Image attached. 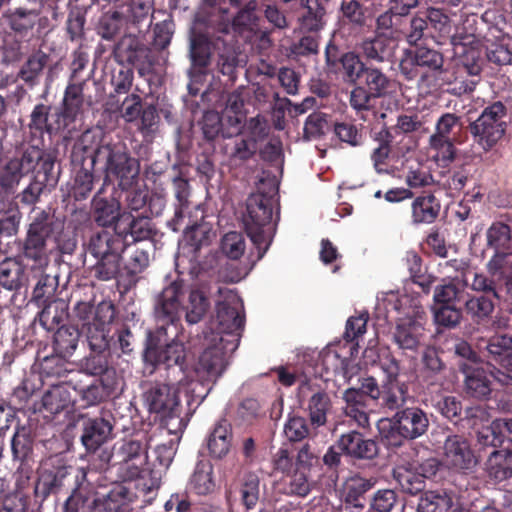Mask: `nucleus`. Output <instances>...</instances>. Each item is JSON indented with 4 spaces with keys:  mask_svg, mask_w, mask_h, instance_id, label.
<instances>
[{
    "mask_svg": "<svg viewBox=\"0 0 512 512\" xmlns=\"http://www.w3.org/2000/svg\"><path fill=\"white\" fill-rule=\"evenodd\" d=\"M202 384L197 381L180 383L178 387L167 384H154L143 394V402L150 413H154L161 421L163 427L169 434L175 435L179 440L187 422L181 416V406L179 402V392L185 389L191 393L192 399L202 401L206 394L197 393V389Z\"/></svg>",
    "mask_w": 512,
    "mask_h": 512,
    "instance_id": "obj_1",
    "label": "nucleus"
},
{
    "mask_svg": "<svg viewBox=\"0 0 512 512\" xmlns=\"http://www.w3.org/2000/svg\"><path fill=\"white\" fill-rule=\"evenodd\" d=\"M378 302L382 303L388 313L404 309L403 315L396 320L393 339L401 350L416 351L425 337L422 307L417 304L406 307L409 302L408 297H399L393 291L382 293L381 297L378 296Z\"/></svg>",
    "mask_w": 512,
    "mask_h": 512,
    "instance_id": "obj_2",
    "label": "nucleus"
},
{
    "mask_svg": "<svg viewBox=\"0 0 512 512\" xmlns=\"http://www.w3.org/2000/svg\"><path fill=\"white\" fill-rule=\"evenodd\" d=\"M56 248L53 240V223L43 210H34L24 244V259L27 266L37 272H45L50 263V255Z\"/></svg>",
    "mask_w": 512,
    "mask_h": 512,
    "instance_id": "obj_3",
    "label": "nucleus"
},
{
    "mask_svg": "<svg viewBox=\"0 0 512 512\" xmlns=\"http://www.w3.org/2000/svg\"><path fill=\"white\" fill-rule=\"evenodd\" d=\"M273 200L262 193L251 194L246 203V212L242 221L247 235L253 244L262 250L261 256L267 250L274 234L272 222Z\"/></svg>",
    "mask_w": 512,
    "mask_h": 512,
    "instance_id": "obj_4",
    "label": "nucleus"
},
{
    "mask_svg": "<svg viewBox=\"0 0 512 512\" xmlns=\"http://www.w3.org/2000/svg\"><path fill=\"white\" fill-rule=\"evenodd\" d=\"M429 420L425 412L416 407L398 411L393 420L381 419L378 430L390 446H399L403 439L413 440L428 429Z\"/></svg>",
    "mask_w": 512,
    "mask_h": 512,
    "instance_id": "obj_5",
    "label": "nucleus"
},
{
    "mask_svg": "<svg viewBox=\"0 0 512 512\" xmlns=\"http://www.w3.org/2000/svg\"><path fill=\"white\" fill-rule=\"evenodd\" d=\"M224 294V301L216 305V318L210 323V331L225 341L228 349H236L239 342V331L243 326L241 315L242 303L238 296L230 290L218 289Z\"/></svg>",
    "mask_w": 512,
    "mask_h": 512,
    "instance_id": "obj_6",
    "label": "nucleus"
},
{
    "mask_svg": "<svg viewBox=\"0 0 512 512\" xmlns=\"http://www.w3.org/2000/svg\"><path fill=\"white\" fill-rule=\"evenodd\" d=\"M114 316V306L108 301H102L96 307L90 302H78L72 311V319L82 325L92 348L106 344L105 327Z\"/></svg>",
    "mask_w": 512,
    "mask_h": 512,
    "instance_id": "obj_7",
    "label": "nucleus"
},
{
    "mask_svg": "<svg viewBox=\"0 0 512 512\" xmlns=\"http://www.w3.org/2000/svg\"><path fill=\"white\" fill-rule=\"evenodd\" d=\"M506 108L501 102L486 107L481 115L470 125L475 142L485 151L494 147L504 136L506 130Z\"/></svg>",
    "mask_w": 512,
    "mask_h": 512,
    "instance_id": "obj_8",
    "label": "nucleus"
},
{
    "mask_svg": "<svg viewBox=\"0 0 512 512\" xmlns=\"http://www.w3.org/2000/svg\"><path fill=\"white\" fill-rule=\"evenodd\" d=\"M202 345L203 351L199 356L196 372L206 380L215 381L225 371L228 356L235 349H228L225 341L218 339L214 331L204 333Z\"/></svg>",
    "mask_w": 512,
    "mask_h": 512,
    "instance_id": "obj_9",
    "label": "nucleus"
},
{
    "mask_svg": "<svg viewBox=\"0 0 512 512\" xmlns=\"http://www.w3.org/2000/svg\"><path fill=\"white\" fill-rule=\"evenodd\" d=\"M98 155L105 156L107 173L119 180V186L122 189L126 190L134 185L140 171L139 162L136 159L131 158L124 150L115 149L109 145L99 149Z\"/></svg>",
    "mask_w": 512,
    "mask_h": 512,
    "instance_id": "obj_10",
    "label": "nucleus"
},
{
    "mask_svg": "<svg viewBox=\"0 0 512 512\" xmlns=\"http://www.w3.org/2000/svg\"><path fill=\"white\" fill-rule=\"evenodd\" d=\"M441 462L451 471L467 473L476 467L478 461L465 437L451 435L444 441Z\"/></svg>",
    "mask_w": 512,
    "mask_h": 512,
    "instance_id": "obj_11",
    "label": "nucleus"
},
{
    "mask_svg": "<svg viewBox=\"0 0 512 512\" xmlns=\"http://www.w3.org/2000/svg\"><path fill=\"white\" fill-rule=\"evenodd\" d=\"M149 7L140 4L138 6H126V12L118 9L104 13L100 18V26L104 32H119L121 29H137L143 32L142 25L150 28Z\"/></svg>",
    "mask_w": 512,
    "mask_h": 512,
    "instance_id": "obj_12",
    "label": "nucleus"
},
{
    "mask_svg": "<svg viewBox=\"0 0 512 512\" xmlns=\"http://www.w3.org/2000/svg\"><path fill=\"white\" fill-rule=\"evenodd\" d=\"M186 293L181 282H172L158 295L155 303V316L159 322L174 324L183 311Z\"/></svg>",
    "mask_w": 512,
    "mask_h": 512,
    "instance_id": "obj_13",
    "label": "nucleus"
},
{
    "mask_svg": "<svg viewBox=\"0 0 512 512\" xmlns=\"http://www.w3.org/2000/svg\"><path fill=\"white\" fill-rule=\"evenodd\" d=\"M114 458L129 479L138 477L147 464L146 447L139 441L123 442L114 452Z\"/></svg>",
    "mask_w": 512,
    "mask_h": 512,
    "instance_id": "obj_14",
    "label": "nucleus"
},
{
    "mask_svg": "<svg viewBox=\"0 0 512 512\" xmlns=\"http://www.w3.org/2000/svg\"><path fill=\"white\" fill-rule=\"evenodd\" d=\"M40 158L38 151H27L21 158L11 159L0 171V186L8 192H12L20 183V180L33 171Z\"/></svg>",
    "mask_w": 512,
    "mask_h": 512,
    "instance_id": "obj_15",
    "label": "nucleus"
},
{
    "mask_svg": "<svg viewBox=\"0 0 512 512\" xmlns=\"http://www.w3.org/2000/svg\"><path fill=\"white\" fill-rule=\"evenodd\" d=\"M94 207L95 219L99 225L106 227L113 225L116 221H119L127 225V227L123 229L122 233H129L132 236L136 233V226L141 221L136 220L131 214H120V204L115 199H95Z\"/></svg>",
    "mask_w": 512,
    "mask_h": 512,
    "instance_id": "obj_16",
    "label": "nucleus"
},
{
    "mask_svg": "<svg viewBox=\"0 0 512 512\" xmlns=\"http://www.w3.org/2000/svg\"><path fill=\"white\" fill-rule=\"evenodd\" d=\"M229 21L227 9L200 4L193 16L190 32H229Z\"/></svg>",
    "mask_w": 512,
    "mask_h": 512,
    "instance_id": "obj_17",
    "label": "nucleus"
},
{
    "mask_svg": "<svg viewBox=\"0 0 512 512\" xmlns=\"http://www.w3.org/2000/svg\"><path fill=\"white\" fill-rule=\"evenodd\" d=\"M73 392H75V388L68 384L51 387L42 396L40 411L46 413L45 417L68 411L75 401Z\"/></svg>",
    "mask_w": 512,
    "mask_h": 512,
    "instance_id": "obj_18",
    "label": "nucleus"
},
{
    "mask_svg": "<svg viewBox=\"0 0 512 512\" xmlns=\"http://www.w3.org/2000/svg\"><path fill=\"white\" fill-rule=\"evenodd\" d=\"M144 357L146 361L155 364H165L167 367H171L182 364L186 357V351L183 342L177 339L165 346H153L150 343Z\"/></svg>",
    "mask_w": 512,
    "mask_h": 512,
    "instance_id": "obj_19",
    "label": "nucleus"
},
{
    "mask_svg": "<svg viewBox=\"0 0 512 512\" xmlns=\"http://www.w3.org/2000/svg\"><path fill=\"white\" fill-rule=\"evenodd\" d=\"M89 250L96 258H99L102 261V267L108 265L103 279H110L117 273L118 256L114 252L111 236L107 232H102L92 237L89 244Z\"/></svg>",
    "mask_w": 512,
    "mask_h": 512,
    "instance_id": "obj_20",
    "label": "nucleus"
},
{
    "mask_svg": "<svg viewBox=\"0 0 512 512\" xmlns=\"http://www.w3.org/2000/svg\"><path fill=\"white\" fill-rule=\"evenodd\" d=\"M300 6V32H320L325 28L327 14L320 0H300Z\"/></svg>",
    "mask_w": 512,
    "mask_h": 512,
    "instance_id": "obj_21",
    "label": "nucleus"
},
{
    "mask_svg": "<svg viewBox=\"0 0 512 512\" xmlns=\"http://www.w3.org/2000/svg\"><path fill=\"white\" fill-rule=\"evenodd\" d=\"M338 448L343 453L357 457L370 459L377 454V445L373 440L364 439L358 432H349L341 436Z\"/></svg>",
    "mask_w": 512,
    "mask_h": 512,
    "instance_id": "obj_22",
    "label": "nucleus"
},
{
    "mask_svg": "<svg viewBox=\"0 0 512 512\" xmlns=\"http://www.w3.org/2000/svg\"><path fill=\"white\" fill-rule=\"evenodd\" d=\"M112 426L103 418L87 419L83 424L81 441L87 450H96L111 436Z\"/></svg>",
    "mask_w": 512,
    "mask_h": 512,
    "instance_id": "obj_23",
    "label": "nucleus"
},
{
    "mask_svg": "<svg viewBox=\"0 0 512 512\" xmlns=\"http://www.w3.org/2000/svg\"><path fill=\"white\" fill-rule=\"evenodd\" d=\"M210 307L208 299V290L206 286L192 288L184 301L183 311L185 319L189 324L198 323L206 314Z\"/></svg>",
    "mask_w": 512,
    "mask_h": 512,
    "instance_id": "obj_24",
    "label": "nucleus"
},
{
    "mask_svg": "<svg viewBox=\"0 0 512 512\" xmlns=\"http://www.w3.org/2000/svg\"><path fill=\"white\" fill-rule=\"evenodd\" d=\"M450 19L441 9L428 8L419 11L411 20L412 32H424V30H435L442 32L449 27Z\"/></svg>",
    "mask_w": 512,
    "mask_h": 512,
    "instance_id": "obj_25",
    "label": "nucleus"
},
{
    "mask_svg": "<svg viewBox=\"0 0 512 512\" xmlns=\"http://www.w3.org/2000/svg\"><path fill=\"white\" fill-rule=\"evenodd\" d=\"M485 471L496 482L512 477V452L506 449L494 450L485 462Z\"/></svg>",
    "mask_w": 512,
    "mask_h": 512,
    "instance_id": "obj_26",
    "label": "nucleus"
},
{
    "mask_svg": "<svg viewBox=\"0 0 512 512\" xmlns=\"http://www.w3.org/2000/svg\"><path fill=\"white\" fill-rule=\"evenodd\" d=\"M188 487L197 495H208L215 491L216 481L213 465L206 460L197 462L190 477Z\"/></svg>",
    "mask_w": 512,
    "mask_h": 512,
    "instance_id": "obj_27",
    "label": "nucleus"
},
{
    "mask_svg": "<svg viewBox=\"0 0 512 512\" xmlns=\"http://www.w3.org/2000/svg\"><path fill=\"white\" fill-rule=\"evenodd\" d=\"M459 367L466 376V390L470 395L476 398H484L489 395L490 379L483 369L472 367L466 362H460Z\"/></svg>",
    "mask_w": 512,
    "mask_h": 512,
    "instance_id": "obj_28",
    "label": "nucleus"
},
{
    "mask_svg": "<svg viewBox=\"0 0 512 512\" xmlns=\"http://www.w3.org/2000/svg\"><path fill=\"white\" fill-rule=\"evenodd\" d=\"M4 17L7 19L8 24L14 32H27L32 29L36 23L39 28H44L48 22L46 17H40L39 13L35 10H27L24 8H17L15 10H8Z\"/></svg>",
    "mask_w": 512,
    "mask_h": 512,
    "instance_id": "obj_29",
    "label": "nucleus"
},
{
    "mask_svg": "<svg viewBox=\"0 0 512 512\" xmlns=\"http://www.w3.org/2000/svg\"><path fill=\"white\" fill-rule=\"evenodd\" d=\"M374 484L371 479H365L359 475L347 478L342 487V497L345 503L353 507H363L364 495Z\"/></svg>",
    "mask_w": 512,
    "mask_h": 512,
    "instance_id": "obj_30",
    "label": "nucleus"
},
{
    "mask_svg": "<svg viewBox=\"0 0 512 512\" xmlns=\"http://www.w3.org/2000/svg\"><path fill=\"white\" fill-rule=\"evenodd\" d=\"M393 475L399 486L406 493L414 494L421 491L424 481L418 473L416 463H403L394 468Z\"/></svg>",
    "mask_w": 512,
    "mask_h": 512,
    "instance_id": "obj_31",
    "label": "nucleus"
},
{
    "mask_svg": "<svg viewBox=\"0 0 512 512\" xmlns=\"http://www.w3.org/2000/svg\"><path fill=\"white\" fill-rule=\"evenodd\" d=\"M232 434L226 421L219 422L208 438V449L215 458L226 456L231 447Z\"/></svg>",
    "mask_w": 512,
    "mask_h": 512,
    "instance_id": "obj_32",
    "label": "nucleus"
},
{
    "mask_svg": "<svg viewBox=\"0 0 512 512\" xmlns=\"http://www.w3.org/2000/svg\"><path fill=\"white\" fill-rule=\"evenodd\" d=\"M486 350L496 363L508 369L512 368V337L494 336L488 341Z\"/></svg>",
    "mask_w": 512,
    "mask_h": 512,
    "instance_id": "obj_33",
    "label": "nucleus"
},
{
    "mask_svg": "<svg viewBox=\"0 0 512 512\" xmlns=\"http://www.w3.org/2000/svg\"><path fill=\"white\" fill-rule=\"evenodd\" d=\"M453 505V497L446 491H428L418 500V512H448Z\"/></svg>",
    "mask_w": 512,
    "mask_h": 512,
    "instance_id": "obj_34",
    "label": "nucleus"
},
{
    "mask_svg": "<svg viewBox=\"0 0 512 512\" xmlns=\"http://www.w3.org/2000/svg\"><path fill=\"white\" fill-rule=\"evenodd\" d=\"M80 332L74 326H61L54 334V350L63 358L70 357L77 348Z\"/></svg>",
    "mask_w": 512,
    "mask_h": 512,
    "instance_id": "obj_35",
    "label": "nucleus"
},
{
    "mask_svg": "<svg viewBox=\"0 0 512 512\" xmlns=\"http://www.w3.org/2000/svg\"><path fill=\"white\" fill-rule=\"evenodd\" d=\"M428 151L431 158L440 166H447L456 155V149L452 138H441L431 135Z\"/></svg>",
    "mask_w": 512,
    "mask_h": 512,
    "instance_id": "obj_36",
    "label": "nucleus"
},
{
    "mask_svg": "<svg viewBox=\"0 0 512 512\" xmlns=\"http://www.w3.org/2000/svg\"><path fill=\"white\" fill-rule=\"evenodd\" d=\"M438 212L439 204L433 195L418 197L412 204L413 219L416 223H431Z\"/></svg>",
    "mask_w": 512,
    "mask_h": 512,
    "instance_id": "obj_37",
    "label": "nucleus"
},
{
    "mask_svg": "<svg viewBox=\"0 0 512 512\" xmlns=\"http://www.w3.org/2000/svg\"><path fill=\"white\" fill-rule=\"evenodd\" d=\"M259 20L256 14V2L249 1L233 18L234 32H263L258 27Z\"/></svg>",
    "mask_w": 512,
    "mask_h": 512,
    "instance_id": "obj_38",
    "label": "nucleus"
},
{
    "mask_svg": "<svg viewBox=\"0 0 512 512\" xmlns=\"http://www.w3.org/2000/svg\"><path fill=\"white\" fill-rule=\"evenodd\" d=\"M487 246L496 251H512L511 228L502 222L493 223L486 231Z\"/></svg>",
    "mask_w": 512,
    "mask_h": 512,
    "instance_id": "obj_39",
    "label": "nucleus"
},
{
    "mask_svg": "<svg viewBox=\"0 0 512 512\" xmlns=\"http://www.w3.org/2000/svg\"><path fill=\"white\" fill-rule=\"evenodd\" d=\"M209 34H191L190 55L195 65L205 67L209 63L212 52V43Z\"/></svg>",
    "mask_w": 512,
    "mask_h": 512,
    "instance_id": "obj_40",
    "label": "nucleus"
},
{
    "mask_svg": "<svg viewBox=\"0 0 512 512\" xmlns=\"http://www.w3.org/2000/svg\"><path fill=\"white\" fill-rule=\"evenodd\" d=\"M490 277L502 281L512 273V251H496L486 264Z\"/></svg>",
    "mask_w": 512,
    "mask_h": 512,
    "instance_id": "obj_41",
    "label": "nucleus"
},
{
    "mask_svg": "<svg viewBox=\"0 0 512 512\" xmlns=\"http://www.w3.org/2000/svg\"><path fill=\"white\" fill-rule=\"evenodd\" d=\"M112 388L101 379H95L91 384L80 390L84 406H93L110 396Z\"/></svg>",
    "mask_w": 512,
    "mask_h": 512,
    "instance_id": "obj_42",
    "label": "nucleus"
},
{
    "mask_svg": "<svg viewBox=\"0 0 512 512\" xmlns=\"http://www.w3.org/2000/svg\"><path fill=\"white\" fill-rule=\"evenodd\" d=\"M382 405L389 410H395L405 404L406 391L399 382L386 383L380 393Z\"/></svg>",
    "mask_w": 512,
    "mask_h": 512,
    "instance_id": "obj_43",
    "label": "nucleus"
},
{
    "mask_svg": "<svg viewBox=\"0 0 512 512\" xmlns=\"http://www.w3.org/2000/svg\"><path fill=\"white\" fill-rule=\"evenodd\" d=\"M464 287L465 283L463 280L458 278L452 279L448 283H444L435 288L434 300L442 304H449L459 300Z\"/></svg>",
    "mask_w": 512,
    "mask_h": 512,
    "instance_id": "obj_44",
    "label": "nucleus"
},
{
    "mask_svg": "<svg viewBox=\"0 0 512 512\" xmlns=\"http://www.w3.org/2000/svg\"><path fill=\"white\" fill-rule=\"evenodd\" d=\"M285 493L304 497L311 489V483L307 471L296 469L294 473L288 474L285 479Z\"/></svg>",
    "mask_w": 512,
    "mask_h": 512,
    "instance_id": "obj_45",
    "label": "nucleus"
},
{
    "mask_svg": "<svg viewBox=\"0 0 512 512\" xmlns=\"http://www.w3.org/2000/svg\"><path fill=\"white\" fill-rule=\"evenodd\" d=\"M329 408V397L326 393L317 392L312 395L308 404L312 424L321 426L326 422V413Z\"/></svg>",
    "mask_w": 512,
    "mask_h": 512,
    "instance_id": "obj_46",
    "label": "nucleus"
},
{
    "mask_svg": "<svg viewBox=\"0 0 512 512\" xmlns=\"http://www.w3.org/2000/svg\"><path fill=\"white\" fill-rule=\"evenodd\" d=\"M365 83L373 97L384 96L389 89L390 81L376 68H366L364 72Z\"/></svg>",
    "mask_w": 512,
    "mask_h": 512,
    "instance_id": "obj_47",
    "label": "nucleus"
},
{
    "mask_svg": "<svg viewBox=\"0 0 512 512\" xmlns=\"http://www.w3.org/2000/svg\"><path fill=\"white\" fill-rule=\"evenodd\" d=\"M260 481L253 473L246 474L241 485V499L247 509L255 507L259 500Z\"/></svg>",
    "mask_w": 512,
    "mask_h": 512,
    "instance_id": "obj_48",
    "label": "nucleus"
},
{
    "mask_svg": "<svg viewBox=\"0 0 512 512\" xmlns=\"http://www.w3.org/2000/svg\"><path fill=\"white\" fill-rule=\"evenodd\" d=\"M222 252L230 259H239L245 251V240L239 232L225 234L221 241Z\"/></svg>",
    "mask_w": 512,
    "mask_h": 512,
    "instance_id": "obj_49",
    "label": "nucleus"
},
{
    "mask_svg": "<svg viewBox=\"0 0 512 512\" xmlns=\"http://www.w3.org/2000/svg\"><path fill=\"white\" fill-rule=\"evenodd\" d=\"M389 46L387 34H375L362 44L364 54L371 59L383 60Z\"/></svg>",
    "mask_w": 512,
    "mask_h": 512,
    "instance_id": "obj_50",
    "label": "nucleus"
},
{
    "mask_svg": "<svg viewBox=\"0 0 512 512\" xmlns=\"http://www.w3.org/2000/svg\"><path fill=\"white\" fill-rule=\"evenodd\" d=\"M149 265V255L143 248L132 247L127 250L125 266L132 275L142 272Z\"/></svg>",
    "mask_w": 512,
    "mask_h": 512,
    "instance_id": "obj_51",
    "label": "nucleus"
},
{
    "mask_svg": "<svg viewBox=\"0 0 512 512\" xmlns=\"http://www.w3.org/2000/svg\"><path fill=\"white\" fill-rule=\"evenodd\" d=\"M465 307L472 317L483 319L492 313L494 304L488 296H477L466 300Z\"/></svg>",
    "mask_w": 512,
    "mask_h": 512,
    "instance_id": "obj_52",
    "label": "nucleus"
},
{
    "mask_svg": "<svg viewBox=\"0 0 512 512\" xmlns=\"http://www.w3.org/2000/svg\"><path fill=\"white\" fill-rule=\"evenodd\" d=\"M47 56L44 53L32 55L20 70V77L25 82H33L41 73L46 64Z\"/></svg>",
    "mask_w": 512,
    "mask_h": 512,
    "instance_id": "obj_53",
    "label": "nucleus"
},
{
    "mask_svg": "<svg viewBox=\"0 0 512 512\" xmlns=\"http://www.w3.org/2000/svg\"><path fill=\"white\" fill-rule=\"evenodd\" d=\"M11 446L16 459L22 460L29 454L32 448V440L29 431L25 427L17 429L12 438Z\"/></svg>",
    "mask_w": 512,
    "mask_h": 512,
    "instance_id": "obj_54",
    "label": "nucleus"
},
{
    "mask_svg": "<svg viewBox=\"0 0 512 512\" xmlns=\"http://www.w3.org/2000/svg\"><path fill=\"white\" fill-rule=\"evenodd\" d=\"M330 128L326 115L322 113H313L309 115L305 122L304 134L307 139L316 138Z\"/></svg>",
    "mask_w": 512,
    "mask_h": 512,
    "instance_id": "obj_55",
    "label": "nucleus"
},
{
    "mask_svg": "<svg viewBox=\"0 0 512 512\" xmlns=\"http://www.w3.org/2000/svg\"><path fill=\"white\" fill-rule=\"evenodd\" d=\"M414 53V60L418 66L427 67L432 70H437L442 67V56L431 49L425 47H417Z\"/></svg>",
    "mask_w": 512,
    "mask_h": 512,
    "instance_id": "obj_56",
    "label": "nucleus"
},
{
    "mask_svg": "<svg viewBox=\"0 0 512 512\" xmlns=\"http://www.w3.org/2000/svg\"><path fill=\"white\" fill-rule=\"evenodd\" d=\"M342 67L346 79L350 82H356L361 73L365 72L364 65L359 57L354 53H346L341 57Z\"/></svg>",
    "mask_w": 512,
    "mask_h": 512,
    "instance_id": "obj_57",
    "label": "nucleus"
},
{
    "mask_svg": "<svg viewBox=\"0 0 512 512\" xmlns=\"http://www.w3.org/2000/svg\"><path fill=\"white\" fill-rule=\"evenodd\" d=\"M477 440L482 446H497L502 443V436L498 419L491 422L490 425L483 426L477 432Z\"/></svg>",
    "mask_w": 512,
    "mask_h": 512,
    "instance_id": "obj_58",
    "label": "nucleus"
},
{
    "mask_svg": "<svg viewBox=\"0 0 512 512\" xmlns=\"http://www.w3.org/2000/svg\"><path fill=\"white\" fill-rule=\"evenodd\" d=\"M341 11L344 19L357 26L365 24L366 16L362 5L357 0L343 1Z\"/></svg>",
    "mask_w": 512,
    "mask_h": 512,
    "instance_id": "obj_59",
    "label": "nucleus"
},
{
    "mask_svg": "<svg viewBox=\"0 0 512 512\" xmlns=\"http://www.w3.org/2000/svg\"><path fill=\"white\" fill-rule=\"evenodd\" d=\"M460 118L453 113L443 114L436 122L435 132L432 134L441 138H452L455 128H460Z\"/></svg>",
    "mask_w": 512,
    "mask_h": 512,
    "instance_id": "obj_60",
    "label": "nucleus"
},
{
    "mask_svg": "<svg viewBox=\"0 0 512 512\" xmlns=\"http://www.w3.org/2000/svg\"><path fill=\"white\" fill-rule=\"evenodd\" d=\"M424 121L417 114H402L397 118L396 131L401 133H412L424 131Z\"/></svg>",
    "mask_w": 512,
    "mask_h": 512,
    "instance_id": "obj_61",
    "label": "nucleus"
},
{
    "mask_svg": "<svg viewBox=\"0 0 512 512\" xmlns=\"http://www.w3.org/2000/svg\"><path fill=\"white\" fill-rule=\"evenodd\" d=\"M212 235L211 229L206 224L195 225L185 232V237L196 249L206 245Z\"/></svg>",
    "mask_w": 512,
    "mask_h": 512,
    "instance_id": "obj_62",
    "label": "nucleus"
},
{
    "mask_svg": "<svg viewBox=\"0 0 512 512\" xmlns=\"http://www.w3.org/2000/svg\"><path fill=\"white\" fill-rule=\"evenodd\" d=\"M284 433L290 441H300L308 434V428L305 419L302 417H292L284 427Z\"/></svg>",
    "mask_w": 512,
    "mask_h": 512,
    "instance_id": "obj_63",
    "label": "nucleus"
},
{
    "mask_svg": "<svg viewBox=\"0 0 512 512\" xmlns=\"http://www.w3.org/2000/svg\"><path fill=\"white\" fill-rule=\"evenodd\" d=\"M396 500V494L393 490H379L373 498L372 507L378 512H390Z\"/></svg>",
    "mask_w": 512,
    "mask_h": 512,
    "instance_id": "obj_64",
    "label": "nucleus"
}]
</instances>
